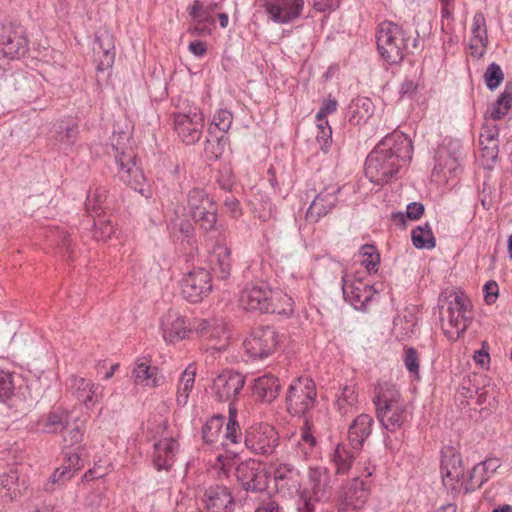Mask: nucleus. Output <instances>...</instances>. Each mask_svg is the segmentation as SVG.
<instances>
[{"mask_svg": "<svg viewBox=\"0 0 512 512\" xmlns=\"http://www.w3.org/2000/svg\"><path fill=\"white\" fill-rule=\"evenodd\" d=\"M316 386L314 381L306 376L293 380L288 388L286 405L293 415H303L316 402Z\"/></svg>", "mask_w": 512, "mask_h": 512, "instance_id": "obj_8", "label": "nucleus"}, {"mask_svg": "<svg viewBox=\"0 0 512 512\" xmlns=\"http://www.w3.org/2000/svg\"><path fill=\"white\" fill-rule=\"evenodd\" d=\"M472 41L474 42L471 44V47L474 46H482L486 47L488 44V35H487V28H486V20L484 17V14L482 12L475 13L473 17V23H472Z\"/></svg>", "mask_w": 512, "mask_h": 512, "instance_id": "obj_48", "label": "nucleus"}, {"mask_svg": "<svg viewBox=\"0 0 512 512\" xmlns=\"http://www.w3.org/2000/svg\"><path fill=\"white\" fill-rule=\"evenodd\" d=\"M196 369L193 365H189L182 373L178 388L176 401L178 405L184 406L188 402L189 394L193 389L195 382Z\"/></svg>", "mask_w": 512, "mask_h": 512, "instance_id": "obj_41", "label": "nucleus"}, {"mask_svg": "<svg viewBox=\"0 0 512 512\" xmlns=\"http://www.w3.org/2000/svg\"><path fill=\"white\" fill-rule=\"evenodd\" d=\"M84 436V422H79L75 426L71 427L64 435V442L73 446L79 444L83 440Z\"/></svg>", "mask_w": 512, "mask_h": 512, "instance_id": "obj_60", "label": "nucleus"}, {"mask_svg": "<svg viewBox=\"0 0 512 512\" xmlns=\"http://www.w3.org/2000/svg\"><path fill=\"white\" fill-rule=\"evenodd\" d=\"M115 234V229L110 220L99 217L94 222L93 237L97 241H107Z\"/></svg>", "mask_w": 512, "mask_h": 512, "instance_id": "obj_55", "label": "nucleus"}, {"mask_svg": "<svg viewBox=\"0 0 512 512\" xmlns=\"http://www.w3.org/2000/svg\"><path fill=\"white\" fill-rule=\"evenodd\" d=\"M490 479L487 471L480 463L476 464L466 476L463 491L465 494L481 488V486Z\"/></svg>", "mask_w": 512, "mask_h": 512, "instance_id": "obj_47", "label": "nucleus"}, {"mask_svg": "<svg viewBox=\"0 0 512 512\" xmlns=\"http://www.w3.org/2000/svg\"><path fill=\"white\" fill-rule=\"evenodd\" d=\"M70 413L68 410L58 407L51 410L42 419V427L46 433H58L68 427Z\"/></svg>", "mask_w": 512, "mask_h": 512, "instance_id": "obj_36", "label": "nucleus"}, {"mask_svg": "<svg viewBox=\"0 0 512 512\" xmlns=\"http://www.w3.org/2000/svg\"><path fill=\"white\" fill-rule=\"evenodd\" d=\"M280 383L272 374H264L254 379L252 384L253 396L263 402H272L279 393Z\"/></svg>", "mask_w": 512, "mask_h": 512, "instance_id": "obj_32", "label": "nucleus"}, {"mask_svg": "<svg viewBox=\"0 0 512 512\" xmlns=\"http://www.w3.org/2000/svg\"><path fill=\"white\" fill-rule=\"evenodd\" d=\"M212 290L210 273L197 268L190 271L181 281L183 297L191 303H198L208 296Z\"/></svg>", "mask_w": 512, "mask_h": 512, "instance_id": "obj_14", "label": "nucleus"}, {"mask_svg": "<svg viewBox=\"0 0 512 512\" xmlns=\"http://www.w3.org/2000/svg\"><path fill=\"white\" fill-rule=\"evenodd\" d=\"M342 282L345 301L349 302L357 310L365 309L375 293L373 287L361 279L349 280L346 276L342 277Z\"/></svg>", "mask_w": 512, "mask_h": 512, "instance_id": "obj_18", "label": "nucleus"}, {"mask_svg": "<svg viewBox=\"0 0 512 512\" xmlns=\"http://www.w3.org/2000/svg\"><path fill=\"white\" fill-rule=\"evenodd\" d=\"M339 191L340 188L337 185L327 186L320 191L307 209L306 220L310 223H316L330 213L338 202Z\"/></svg>", "mask_w": 512, "mask_h": 512, "instance_id": "obj_17", "label": "nucleus"}, {"mask_svg": "<svg viewBox=\"0 0 512 512\" xmlns=\"http://www.w3.org/2000/svg\"><path fill=\"white\" fill-rule=\"evenodd\" d=\"M309 488L306 491L315 495L316 500L327 501L331 496V474L325 466H310L307 472Z\"/></svg>", "mask_w": 512, "mask_h": 512, "instance_id": "obj_25", "label": "nucleus"}, {"mask_svg": "<svg viewBox=\"0 0 512 512\" xmlns=\"http://www.w3.org/2000/svg\"><path fill=\"white\" fill-rule=\"evenodd\" d=\"M315 445L316 439L313 436L308 421H306L305 425L301 428L300 438L297 440V446L302 450L303 457L307 458L313 451Z\"/></svg>", "mask_w": 512, "mask_h": 512, "instance_id": "obj_52", "label": "nucleus"}, {"mask_svg": "<svg viewBox=\"0 0 512 512\" xmlns=\"http://www.w3.org/2000/svg\"><path fill=\"white\" fill-rule=\"evenodd\" d=\"M404 320L401 317H397L394 319V327L393 331L396 334L397 338L404 339L409 337V335L413 332L414 323L411 321H406V326H403Z\"/></svg>", "mask_w": 512, "mask_h": 512, "instance_id": "obj_61", "label": "nucleus"}, {"mask_svg": "<svg viewBox=\"0 0 512 512\" xmlns=\"http://www.w3.org/2000/svg\"><path fill=\"white\" fill-rule=\"evenodd\" d=\"M67 387L72 395L87 408L93 406L103 393L102 386L76 375L69 377Z\"/></svg>", "mask_w": 512, "mask_h": 512, "instance_id": "obj_21", "label": "nucleus"}, {"mask_svg": "<svg viewBox=\"0 0 512 512\" xmlns=\"http://www.w3.org/2000/svg\"><path fill=\"white\" fill-rule=\"evenodd\" d=\"M235 475L242 488L253 497L267 493L268 474L259 461L250 459L241 462L236 467Z\"/></svg>", "mask_w": 512, "mask_h": 512, "instance_id": "obj_10", "label": "nucleus"}, {"mask_svg": "<svg viewBox=\"0 0 512 512\" xmlns=\"http://www.w3.org/2000/svg\"><path fill=\"white\" fill-rule=\"evenodd\" d=\"M370 491L367 480L354 477L343 488L342 500L339 510L341 512H355L366 503Z\"/></svg>", "mask_w": 512, "mask_h": 512, "instance_id": "obj_16", "label": "nucleus"}, {"mask_svg": "<svg viewBox=\"0 0 512 512\" xmlns=\"http://www.w3.org/2000/svg\"><path fill=\"white\" fill-rule=\"evenodd\" d=\"M179 445L174 438H163L154 444L153 465L158 471H169L174 464Z\"/></svg>", "mask_w": 512, "mask_h": 512, "instance_id": "obj_27", "label": "nucleus"}, {"mask_svg": "<svg viewBox=\"0 0 512 512\" xmlns=\"http://www.w3.org/2000/svg\"><path fill=\"white\" fill-rule=\"evenodd\" d=\"M412 243L418 249H432L436 246V240L428 223L419 225L412 230Z\"/></svg>", "mask_w": 512, "mask_h": 512, "instance_id": "obj_45", "label": "nucleus"}, {"mask_svg": "<svg viewBox=\"0 0 512 512\" xmlns=\"http://www.w3.org/2000/svg\"><path fill=\"white\" fill-rule=\"evenodd\" d=\"M360 452L352 448L348 443H338L329 454V460L334 467L335 474L338 476L347 474L353 467Z\"/></svg>", "mask_w": 512, "mask_h": 512, "instance_id": "obj_28", "label": "nucleus"}, {"mask_svg": "<svg viewBox=\"0 0 512 512\" xmlns=\"http://www.w3.org/2000/svg\"><path fill=\"white\" fill-rule=\"evenodd\" d=\"M268 313L290 316L294 312V300L288 294L282 291H273Z\"/></svg>", "mask_w": 512, "mask_h": 512, "instance_id": "obj_43", "label": "nucleus"}, {"mask_svg": "<svg viewBox=\"0 0 512 512\" xmlns=\"http://www.w3.org/2000/svg\"><path fill=\"white\" fill-rule=\"evenodd\" d=\"M233 122V114L227 109H219L211 120V126L209 128V135H213V127L218 129L223 134L227 133ZM226 138L224 135L215 137L213 139H207L205 150L207 153H211L213 157L218 158L224 150Z\"/></svg>", "mask_w": 512, "mask_h": 512, "instance_id": "obj_19", "label": "nucleus"}, {"mask_svg": "<svg viewBox=\"0 0 512 512\" xmlns=\"http://www.w3.org/2000/svg\"><path fill=\"white\" fill-rule=\"evenodd\" d=\"M224 425V417L222 415H214L209 418L202 426V439L208 445L217 444L222 440V428Z\"/></svg>", "mask_w": 512, "mask_h": 512, "instance_id": "obj_40", "label": "nucleus"}, {"mask_svg": "<svg viewBox=\"0 0 512 512\" xmlns=\"http://www.w3.org/2000/svg\"><path fill=\"white\" fill-rule=\"evenodd\" d=\"M204 114L200 107L187 99L180 100L173 113V129L186 145L197 143L203 133Z\"/></svg>", "mask_w": 512, "mask_h": 512, "instance_id": "obj_4", "label": "nucleus"}, {"mask_svg": "<svg viewBox=\"0 0 512 512\" xmlns=\"http://www.w3.org/2000/svg\"><path fill=\"white\" fill-rule=\"evenodd\" d=\"M375 106L368 97H357L348 108L349 121L355 125L365 123L374 113Z\"/></svg>", "mask_w": 512, "mask_h": 512, "instance_id": "obj_35", "label": "nucleus"}, {"mask_svg": "<svg viewBox=\"0 0 512 512\" xmlns=\"http://www.w3.org/2000/svg\"><path fill=\"white\" fill-rule=\"evenodd\" d=\"M512 106V96L506 91L488 108L485 113V120L496 121L504 117Z\"/></svg>", "mask_w": 512, "mask_h": 512, "instance_id": "obj_46", "label": "nucleus"}, {"mask_svg": "<svg viewBox=\"0 0 512 512\" xmlns=\"http://www.w3.org/2000/svg\"><path fill=\"white\" fill-rule=\"evenodd\" d=\"M245 447L256 455H272L279 445V435L274 427L268 424L251 426L245 430Z\"/></svg>", "mask_w": 512, "mask_h": 512, "instance_id": "obj_9", "label": "nucleus"}, {"mask_svg": "<svg viewBox=\"0 0 512 512\" xmlns=\"http://www.w3.org/2000/svg\"><path fill=\"white\" fill-rule=\"evenodd\" d=\"M357 402L358 393L356 392L355 387L352 385H346L337 396L335 406L341 415L346 416L353 413Z\"/></svg>", "mask_w": 512, "mask_h": 512, "instance_id": "obj_42", "label": "nucleus"}, {"mask_svg": "<svg viewBox=\"0 0 512 512\" xmlns=\"http://www.w3.org/2000/svg\"><path fill=\"white\" fill-rule=\"evenodd\" d=\"M241 440L242 431L238 421V409L235 404H231L228 406V419L220 445L222 447L237 445L241 443Z\"/></svg>", "mask_w": 512, "mask_h": 512, "instance_id": "obj_34", "label": "nucleus"}, {"mask_svg": "<svg viewBox=\"0 0 512 512\" xmlns=\"http://www.w3.org/2000/svg\"><path fill=\"white\" fill-rule=\"evenodd\" d=\"M210 263L214 273L220 279H227L231 274V250L225 244H217L211 253Z\"/></svg>", "mask_w": 512, "mask_h": 512, "instance_id": "obj_33", "label": "nucleus"}, {"mask_svg": "<svg viewBox=\"0 0 512 512\" xmlns=\"http://www.w3.org/2000/svg\"><path fill=\"white\" fill-rule=\"evenodd\" d=\"M243 344L250 357L263 359L275 352L279 344V335L271 326H260L252 331Z\"/></svg>", "mask_w": 512, "mask_h": 512, "instance_id": "obj_12", "label": "nucleus"}, {"mask_svg": "<svg viewBox=\"0 0 512 512\" xmlns=\"http://www.w3.org/2000/svg\"><path fill=\"white\" fill-rule=\"evenodd\" d=\"M75 470L71 469L67 465L63 464L61 467L57 468L53 473L51 480L53 484H64L68 480H70L74 474Z\"/></svg>", "mask_w": 512, "mask_h": 512, "instance_id": "obj_62", "label": "nucleus"}, {"mask_svg": "<svg viewBox=\"0 0 512 512\" xmlns=\"http://www.w3.org/2000/svg\"><path fill=\"white\" fill-rule=\"evenodd\" d=\"M107 198V190L104 187H96L93 192H89L85 202L86 210L98 214L102 203Z\"/></svg>", "mask_w": 512, "mask_h": 512, "instance_id": "obj_54", "label": "nucleus"}, {"mask_svg": "<svg viewBox=\"0 0 512 512\" xmlns=\"http://www.w3.org/2000/svg\"><path fill=\"white\" fill-rule=\"evenodd\" d=\"M484 299L488 305H492L496 302L499 293V286L496 281L489 280L484 284L483 287Z\"/></svg>", "mask_w": 512, "mask_h": 512, "instance_id": "obj_63", "label": "nucleus"}, {"mask_svg": "<svg viewBox=\"0 0 512 512\" xmlns=\"http://www.w3.org/2000/svg\"><path fill=\"white\" fill-rule=\"evenodd\" d=\"M27 39L20 29L3 26L0 31V50L8 58H16L27 51Z\"/></svg>", "mask_w": 512, "mask_h": 512, "instance_id": "obj_23", "label": "nucleus"}, {"mask_svg": "<svg viewBox=\"0 0 512 512\" xmlns=\"http://www.w3.org/2000/svg\"><path fill=\"white\" fill-rule=\"evenodd\" d=\"M132 377L136 384L149 388L158 387L163 379L157 367H152L146 358H138L132 370Z\"/></svg>", "mask_w": 512, "mask_h": 512, "instance_id": "obj_31", "label": "nucleus"}, {"mask_svg": "<svg viewBox=\"0 0 512 512\" xmlns=\"http://www.w3.org/2000/svg\"><path fill=\"white\" fill-rule=\"evenodd\" d=\"M293 498H295L296 512H316L317 504L325 502L324 500H316L315 495L305 489H301Z\"/></svg>", "mask_w": 512, "mask_h": 512, "instance_id": "obj_51", "label": "nucleus"}, {"mask_svg": "<svg viewBox=\"0 0 512 512\" xmlns=\"http://www.w3.org/2000/svg\"><path fill=\"white\" fill-rule=\"evenodd\" d=\"M373 404L380 426L388 432L406 430L413 412L397 387L390 382H378L373 388Z\"/></svg>", "mask_w": 512, "mask_h": 512, "instance_id": "obj_2", "label": "nucleus"}, {"mask_svg": "<svg viewBox=\"0 0 512 512\" xmlns=\"http://www.w3.org/2000/svg\"><path fill=\"white\" fill-rule=\"evenodd\" d=\"M440 472L444 487L452 495L463 491L466 475L462 456L452 446H445L441 450Z\"/></svg>", "mask_w": 512, "mask_h": 512, "instance_id": "obj_5", "label": "nucleus"}, {"mask_svg": "<svg viewBox=\"0 0 512 512\" xmlns=\"http://www.w3.org/2000/svg\"><path fill=\"white\" fill-rule=\"evenodd\" d=\"M373 424L374 420L370 415H358L348 427L347 443L355 450L362 451L365 441L372 433Z\"/></svg>", "mask_w": 512, "mask_h": 512, "instance_id": "obj_26", "label": "nucleus"}, {"mask_svg": "<svg viewBox=\"0 0 512 512\" xmlns=\"http://www.w3.org/2000/svg\"><path fill=\"white\" fill-rule=\"evenodd\" d=\"M115 151V161L118 165L120 179L145 198H149L151 191L142 170L136 164L135 151L132 148L120 150L118 147Z\"/></svg>", "mask_w": 512, "mask_h": 512, "instance_id": "obj_6", "label": "nucleus"}, {"mask_svg": "<svg viewBox=\"0 0 512 512\" xmlns=\"http://www.w3.org/2000/svg\"><path fill=\"white\" fill-rule=\"evenodd\" d=\"M316 140L320 145V149L327 153L332 143V128L324 127V130H318Z\"/></svg>", "mask_w": 512, "mask_h": 512, "instance_id": "obj_64", "label": "nucleus"}, {"mask_svg": "<svg viewBox=\"0 0 512 512\" xmlns=\"http://www.w3.org/2000/svg\"><path fill=\"white\" fill-rule=\"evenodd\" d=\"M380 56L388 64H399L404 57L418 48L419 35L412 37L410 33L396 23L382 22L376 36Z\"/></svg>", "mask_w": 512, "mask_h": 512, "instance_id": "obj_3", "label": "nucleus"}, {"mask_svg": "<svg viewBox=\"0 0 512 512\" xmlns=\"http://www.w3.org/2000/svg\"><path fill=\"white\" fill-rule=\"evenodd\" d=\"M411 139L394 131L381 139L368 154L365 175L374 184L384 185L399 176L400 171L412 160Z\"/></svg>", "mask_w": 512, "mask_h": 512, "instance_id": "obj_1", "label": "nucleus"}, {"mask_svg": "<svg viewBox=\"0 0 512 512\" xmlns=\"http://www.w3.org/2000/svg\"><path fill=\"white\" fill-rule=\"evenodd\" d=\"M93 50L96 56L97 72H105L112 67L115 52L113 38L110 34L104 33L98 36Z\"/></svg>", "mask_w": 512, "mask_h": 512, "instance_id": "obj_29", "label": "nucleus"}, {"mask_svg": "<svg viewBox=\"0 0 512 512\" xmlns=\"http://www.w3.org/2000/svg\"><path fill=\"white\" fill-rule=\"evenodd\" d=\"M272 289L266 284L246 287L240 296L241 306L245 310L258 311L260 313L269 312Z\"/></svg>", "mask_w": 512, "mask_h": 512, "instance_id": "obj_22", "label": "nucleus"}, {"mask_svg": "<svg viewBox=\"0 0 512 512\" xmlns=\"http://www.w3.org/2000/svg\"><path fill=\"white\" fill-rule=\"evenodd\" d=\"M499 129L495 123L486 121L480 131L479 145L481 147L482 157L495 161L498 157L499 147Z\"/></svg>", "mask_w": 512, "mask_h": 512, "instance_id": "obj_30", "label": "nucleus"}, {"mask_svg": "<svg viewBox=\"0 0 512 512\" xmlns=\"http://www.w3.org/2000/svg\"><path fill=\"white\" fill-rule=\"evenodd\" d=\"M78 124L73 119H64L57 124L56 140L66 146H72L78 137Z\"/></svg>", "mask_w": 512, "mask_h": 512, "instance_id": "obj_44", "label": "nucleus"}, {"mask_svg": "<svg viewBox=\"0 0 512 512\" xmlns=\"http://www.w3.org/2000/svg\"><path fill=\"white\" fill-rule=\"evenodd\" d=\"M467 300L462 293L453 292L447 300V308L441 312V326L444 334L457 340L467 328L465 311Z\"/></svg>", "mask_w": 512, "mask_h": 512, "instance_id": "obj_7", "label": "nucleus"}, {"mask_svg": "<svg viewBox=\"0 0 512 512\" xmlns=\"http://www.w3.org/2000/svg\"><path fill=\"white\" fill-rule=\"evenodd\" d=\"M404 364L410 374L413 376L419 375V357L415 348L405 349Z\"/></svg>", "mask_w": 512, "mask_h": 512, "instance_id": "obj_59", "label": "nucleus"}, {"mask_svg": "<svg viewBox=\"0 0 512 512\" xmlns=\"http://www.w3.org/2000/svg\"><path fill=\"white\" fill-rule=\"evenodd\" d=\"M215 204L217 203L214 198L202 188L194 187L187 194V207L190 216L202 209L211 208Z\"/></svg>", "mask_w": 512, "mask_h": 512, "instance_id": "obj_38", "label": "nucleus"}, {"mask_svg": "<svg viewBox=\"0 0 512 512\" xmlns=\"http://www.w3.org/2000/svg\"><path fill=\"white\" fill-rule=\"evenodd\" d=\"M245 385V376L234 370H223L211 386L212 396L216 401L235 404Z\"/></svg>", "mask_w": 512, "mask_h": 512, "instance_id": "obj_11", "label": "nucleus"}, {"mask_svg": "<svg viewBox=\"0 0 512 512\" xmlns=\"http://www.w3.org/2000/svg\"><path fill=\"white\" fill-rule=\"evenodd\" d=\"M160 328L164 340L170 343L187 338L192 329L189 326V319L173 310H169L161 318Z\"/></svg>", "mask_w": 512, "mask_h": 512, "instance_id": "obj_20", "label": "nucleus"}, {"mask_svg": "<svg viewBox=\"0 0 512 512\" xmlns=\"http://www.w3.org/2000/svg\"><path fill=\"white\" fill-rule=\"evenodd\" d=\"M203 501L207 512H233L235 508L233 496L224 485L208 487Z\"/></svg>", "mask_w": 512, "mask_h": 512, "instance_id": "obj_24", "label": "nucleus"}, {"mask_svg": "<svg viewBox=\"0 0 512 512\" xmlns=\"http://www.w3.org/2000/svg\"><path fill=\"white\" fill-rule=\"evenodd\" d=\"M194 222L185 217H181L176 214L174 218L171 219L169 223V229L171 232L176 233L180 232L184 237H190L194 233Z\"/></svg>", "mask_w": 512, "mask_h": 512, "instance_id": "obj_56", "label": "nucleus"}, {"mask_svg": "<svg viewBox=\"0 0 512 512\" xmlns=\"http://www.w3.org/2000/svg\"><path fill=\"white\" fill-rule=\"evenodd\" d=\"M220 8L216 2L206 3L203 0H195L193 5L188 8L189 15L194 22L208 23L214 25L213 14Z\"/></svg>", "mask_w": 512, "mask_h": 512, "instance_id": "obj_37", "label": "nucleus"}, {"mask_svg": "<svg viewBox=\"0 0 512 512\" xmlns=\"http://www.w3.org/2000/svg\"><path fill=\"white\" fill-rule=\"evenodd\" d=\"M250 499L254 504V512H283L279 504L268 493Z\"/></svg>", "mask_w": 512, "mask_h": 512, "instance_id": "obj_53", "label": "nucleus"}, {"mask_svg": "<svg viewBox=\"0 0 512 512\" xmlns=\"http://www.w3.org/2000/svg\"><path fill=\"white\" fill-rule=\"evenodd\" d=\"M0 493L9 500L16 498L19 493L18 473L16 471L10 470L0 475Z\"/></svg>", "mask_w": 512, "mask_h": 512, "instance_id": "obj_49", "label": "nucleus"}, {"mask_svg": "<svg viewBox=\"0 0 512 512\" xmlns=\"http://www.w3.org/2000/svg\"><path fill=\"white\" fill-rule=\"evenodd\" d=\"M191 218L198 226V228L204 232L216 231L219 229L218 224V205L215 204L211 208L202 209L193 215Z\"/></svg>", "mask_w": 512, "mask_h": 512, "instance_id": "obj_39", "label": "nucleus"}, {"mask_svg": "<svg viewBox=\"0 0 512 512\" xmlns=\"http://www.w3.org/2000/svg\"><path fill=\"white\" fill-rule=\"evenodd\" d=\"M484 79L487 87L490 90L496 89L504 79V74L501 67L496 63H491L484 74Z\"/></svg>", "mask_w": 512, "mask_h": 512, "instance_id": "obj_57", "label": "nucleus"}, {"mask_svg": "<svg viewBox=\"0 0 512 512\" xmlns=\"http://www.w3.org/2000/svg\"><path fill=\"white\" fill-rule=\"evenodd\" d=\"M273 479L277 492L292 498L302 489L301 472L292 464L276 461L272 464Z\"/></svg>", "mask_w": 512, "mask_h": 512, "instance_id": "obj_13", "label": "nucleus"}, {"mask_svg": "<svg viewBox=\"0 0 512 512\" xmlns=\"http://www.w3.org/2000/svg\"><path fill=\"white\" fill-rule=\"evenodd\" d=\"M361 264L368 273H376L380 264V255L374 245L365 244L360 249Z\"/></svg>", "mask_w": 512, "mask_h": 512, "instance_id": "obj_50", "label": "nucleus"}, {"mask_svg": "<svg viewBox=\"0 0 512 512\" xmlns=\"http://www.w3.org/2000/svg\"><path fill=\"white\" fill-rule=\"evenodd\" d=\"M13 375L9 371L0 370V402H6L14 394Z\"/></svg>", "mask_w": 512, "mask_h": 512, "instance_id": "obj_58", "label": "nucleus"}, {"mask_svg": "<svg viewBox=\"0 0 512 512\" xmlns=\"http://www.w3.org/2000/svg\"><path fill=\"white\" fill-rule=\"evenodd\" d=\"M304 4V0H264L263 7L273 22L289 24L302 15Z\"/></svg>", "mask_w": 512, "mask_h": 512, "instance_id": "obj_15", "label": "nucleus"}]
</instances>
